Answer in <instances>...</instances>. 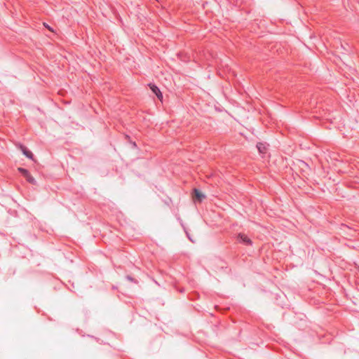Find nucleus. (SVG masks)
<instances>
[{"instance_id": "39448f33", "label": "nucleus", "mask_w": 359, "mask_h": 359, "mask_svg": "<svg viewBox=\"0 0 359 359\" xmlns=\"http://www.w3.org/2000/svg\"><path fill=\"white\" fill-rule=\"evenodd\" d=\"M267 146L266 143L259 142L257 144V148L259 152L262 154L266 153Z\"/></svg>"}, {"instance_id": "20e7f679", "label": "nucleus", "mask_w": 359, "mask_h": 359, "mask_svg": "<svg viewBox=\"0 0 359 359\" xmlns=\"http://www.w3.org/2000/svg\"><path fill=\"white\" fill-rule=\"evenodd\" d=\"M20 149H21L22 154L26 157H27L29 159L33 158L34 155H33L32 152L31 151H29L26 147H25L23 145H20Z\"/></svg>"}, {"instance_id": "0eeeda50", "label": "nucleus", "mask_w": 359, "mask_h": 359, "mask_svg": "<svg viewBox=\"0 0 359 359\" xmlns=\"http://www.w3.org/2000/svg\"><path fill=\"white\" fill-rule=\"evenodd\" d=\"M25 177H26V180H27V182H29V183L33 184H34L36 183L35 179L30 174H29Z\"/></svg>"}, {"instance_id": "f257e3e1", "label": "nucleus", "mask_w": 359, "mask_h": 359, "mask_svg": "<svg viewBox=\"0 0 359 359\" xmlns=\"http://www.w3.org/2000/svg\"><path fill=\"white\" fill-rule=\"evenodd\" d=\"M149 86L152 93L155 94L159 100H161L163 98V95L160 89L155 84L149 83Z\"/></svg>"}, {"instance_id": "6e6552de", "label": "nucleus", "mask_w": 359, "mask_h": 359, "mask_svg": "<svg viewBox=\"0 0 359 359\" xmlns=\"http://www.w3.org/2000/svg\"><path fill=\"white\" fill-rule=\"evenodd\" d=\"M126 278L130 281V282H133V283H137V281L136 280H135L132 276H126Z\"/></svg>"}, {"instance_id": "9b49d317", "label": "nucleus", "mask_w": 359, "mask_h": 359, "mask_svg": "<svg viewBox=\"0 0 359 359\" xmlns=\"http://www.w3.org/2000/svg\"><path fill=\"white\" fill-rule=\"evenodd\" d=\"M46 27H48L49 29H50V27L48 25H46Z\"/></svg>"}, {"instance_id": "1a4fd4ad", "label": "nucleus", "mask_w": 359, "mask_h": 359, "mask_svg": "<svg viewBox=\"0 0 359 359\" xmlns=\"http://www.w3.org/2000/svg\"><path fill=\"white\" fill-rule=\"evenodd\" d=\"M186 233H187V236L188 237V238L189 239V241H191L192 243H194V241L192 240V238L190 237L189 234L186 231Z\"/></svg>"}, {"instance_id": "423d86ee", "label": "nucleus", "mask_w": 359, "mask_h": 359, "mask_svg": "<svg viewBox=\"0 0 359 359\" xmlns=\"http://www.w3.org/2000/svg\"><path fill=\"white\" fill-rule=\"evenodd\" d=\"M18 170L24 177H26L29 174V171L23 168H19Z\"/></svg>"}, {"instance_id": "9d476101", "label": "nucleus", "mask_w": 359, "mask_h": 359, "mask_svg": "<svg viewBox=\"0 0 359 359\" xmlns=\"http://www.w3.org/2000/svg\"><path fill=\"white\" fill-rule=\"evenodd\" d=\"M133 146L134 147H135L137 146V145H136V143H135V142H133Z\"/></svg>"}, {"instance_id": "7ed1b4c3", "label": "nucleus", "mask_w": 359, "mask_h": 359, "mask_svg": "<svg viewBox=\"0 0 359 359\" xmlns=\"http://www.w3.org/2000/svg\"><path fill=\"white\" fill-rule=\"evenodd\" d=\"M194 198L198 201L201 202L205 198V195L203 194L199 189H194Z\"/></svg>"}, {"instance_id": "f03ea898", "label": "nucleus", "mask_w": 359, "mask_h": 359, "mask_svg": "<svg viewBox=\"0 0 359 359\" xmlns=\"http://www.w3.org/2000/svg\"><path fill=\"white\" fill-rule=\"evenodd\" d=\"M238 238L239 241L244 243L245 245H251L252 244V241L243 233H239Z\"/></svg>"}]
</instances>
